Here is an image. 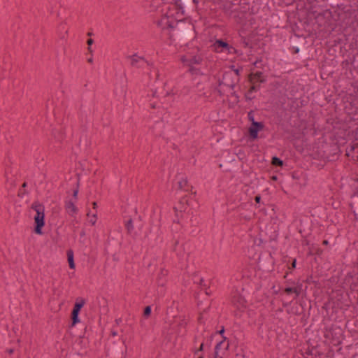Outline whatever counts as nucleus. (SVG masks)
I'll use <instances>...</instances> for the list:
<instances>
[{"instance_id": "nucleus-1", "label": "nucleus", "mask_w": 358, "mask_h": 358, "mask_svg": "<svg viewBox=\"0 0 358 358\" xmlns=\"http://www.w3.org/2000/svg\"><path fill=\"white\" fill-rule=\"evenodd\" d=\"M170 28L173 29L174 34L178 36L182 41L187 40L193 36L194 26L189 22L184 21H178L176 22L174 26L169 25Z\"/></svg>"}, {"instance_id": "nucleus-2", "label": "nucleus", "mask_w": 358, "mask_h": 358, "mask_svg": "<svg viewBox=\"0 0 358 358\" xmlns=\"http://www.w3.org/2000/svg\"><path fill=\"white\" fill-rule=\"evenodd\" d=\"M31 208L34 209L36 214L34 216V232L36 234H42V228L45 225V213L44 206L38 203H34L31 205Z\"/></svg>"}, {"instance_id": "nucleus-3", "label": "nucleus", "mask_w": 358, "mask_h": 358, "mask_svg": "<svg viewBox=\"0 0 358 358\" xmlns=\"http://www.w3.org/2000/svg\"><path fill=\"white\" fill-rule=\"evenodd\" d=\"M237 83V75L233 74L231 71H229L225 72L223 74L222 78L219 81V85H223L231 89H234Z\"/></svg>"}, {"instance_id": "nucleus-4", "label": "nucleus", "mask_w": 358, "mask_h": 358, "mask_svg": "<svg viewBox=\"0 0 358 358\" xmlns=\"http://www.w3.org/2000/svg\"><path fill=\"white\" fill-rule=\"evenodd\" d=\"M214 48L217 52H225L227 53H232V50L234 51V48L229 45L227 42L222 40H217L214 43Z\"/></svg>"}, {"instance_id": "nucleus-5", "label": "nucleus", "mask_w": 358, "mask_h": 358, "mask_svg": "<svg viewBox=\"0 0 358 358\" xmlns=\"http://www.w3.org/2000/svg\"><path fill=\"white\" fill-rule=\"evenodd\" d=\"M264 125L260 122H253L249 129V134L252 138L255 139L257 137L258 131L264 128Z\"/></svg>"}, {"instance_id": "nucleus-6", "label": "nucleus", "mask_w": 358, "mask_h": 358, "mask_svg": "<svg viewBox=\"0 0 358 358\" xmlns=\"http://www.w3.org/2000/svg\"><path fill=\"white\" fill-rule=\"evenodd\" d=\"M52 136L56 142L62 143L66 137L64 129L62 127L52 130Z\"/></svg>"}, {"instance_id": "nucleus-7", "label": "nucleus", "mask_w": 358, "mask_h": 358, "mask_svg": "<svg viewBox=\"0 0 358 358\" xmlns=\"http://www.w3.org/2000/svg\"><path fill=\"white\" fill-rule=\"evenodd\" d=\"M112 358H125L126 346L122 344L120 348H113L110 352Z\"/></svg>"}, {"instance_id": "nucleus-8", "label": "nucleus", "mask_w": 358, "mask_h": 358, "mask_svg": "<svg viewBox=\"0 0 358 358\" xmlns=\"http://www.w3.org/2000/svg\"><path fill=\"white\" fill-rule=\"evenodd\" d=\"M263 73L261 71H257L255 73H250L249 75V81L250 83H262L266 81L263 78Z\"/></svg>"}, {"instance_id": "nucleus-9", "label": "nucleus", "mask_w": 358, "mask_h": 358, "mask_svg": "<svg viewBox=\"0 0 358 358\" xmlns=\"http://www.w3.org/2000/svg\"><path fill=\"white\" fill-rule=\"evenodd\" d=\"M65 208L67 213L71 215L76 214L78 211L76 206L71 201H68L66 202Z\"/></svg>"}, {"instance_id": "nucleus-10", "label": "nucleus", "mask_w": 358, "mask_h": 358, "mask_svg": "<svg viewBox=\"0 0 358 358\" xmlns=\"http://www.w3.org/2000/svg\"><path fill=\"white\" fill-rule=\"evenodd\" d=\"M284 292L287 294H291L292 293H294L296 294V297H298L301 292V285L295 287H286L284 289Z\"/></svg>"}, {"instance_id": "nucleus-11", "label": "nucleus", "mask_w": 358, "mask_h": 358, "mask_svg": "<svg viewBox=\"0 0 358 358\" xmlns=\"http://www.w3.org/2000/svg\"><path fill=\"white\" fill-rule=\"evenodd\" d=\"M129 58L131 59V65L134 67H140L138 63L141 61H145L144 57H138L136 55H134L132 56H129Z\"/></svg>"}, {"instance_id": "nucleus-12", "label": "nucleus", "mask_w": 358, "mask_h": 358, "mask_svg": "<svg viewBox=\"0 0 358 358\" xmlns=\"http://www.w3.org/2000/svg\"><path fill=\"white\" fill-rule=\"evenodd\" d=\"M67 258H68V262L70 268L73 269L75 268V262L73 259V252L72 250H69L67 251Z\"/></svg>"}, {"instance_id": "nucleus-13", "label": "nucleus", "mask_w": 358, "mask_h": 358, "mask_svg": "<svg viewBox=\"0 0 358 358\" xmlns=\"http://www.w3.org/2000/svg\"><path fill=\"white\" fill-rule=\"evenodd\" d=\"M85 304V300L83 298H78L76 299V302L74 304L73 310L76 311H80L81 308Z\"/></svg>"}, {"instance_id": "nucleus-14", "label": "nucleus", "mask_w": 358, "mask_h": 358, "mask_svg": "<svg viewBox=\"0 0 358 358\" xmlns=\"http://www.w3.org/2000/svg\"><path fill=\"white\" fill-rule=\"evenodd\" d=\"M79 313H80L79 311H76V310H72L71 315V321H72L71 327H73L76 324L80 322V319H79V317H78Z\"/></svg>"}, {"instance_id": "nucleus-15", "label": "nucleus", "mask_w": 358, "mask_h": 358, "mask_svg": "<svg viewBox=\"0 0 358 358\" xmlns=\"http://www.w3.org/2000/svg\"><path fill=\"white\" fill-rule=\"evenodd\" d=\"M188 187V181L186 178H182L181 180L178 182V188L180 189H184L185 191H189L188 189L185 187Z\"/></svg>"}, {"instance_id": "nucleus-16", "label": "nucleus", "mask_w": 358, "mask_h": 358, "mask_svg": "<svg viewBox=\"0 0 358 358\" xmlns=\"http://www.w3.org/2000/svg\"><path fill=\"white\" fill-rule=\"evenodd\" d=\"M201 62L202 57L201 56H194L190 59L189 62V65L199 64Z\"/></svg>"}, {"instance_id": "nucleus-17", "label": "nucleus", "mask_w": 358, "mask_h": 358, "mask_svg": "<svg viewBox=\"0 0 358 358\" xmlns=\"http://www.w3.org/2000/svg\"><path fill=\"white\" fill-rule=\"evenodd\" d=\"M191 0H176V4L180 8H182L185 5L189 6Z\"/></svg>"}, {"instance_id": "nucleus-18", "label": "nucleus", "mask_w": 358, "mask_h": 358, "mask_svg": "<svg viewBox=\"0 0 358 358\" xmlns=\"http://www.w3.org/2000/svg\"><path fill=\"white\" fill-rule=\"evenodd\" d=\"M125 227L127 230L128 234H130L134 229L133 220L132 218H129L127 222L125 223Z\"/></svg>"}, {"instance_id": "nucleus-19", "label": "nucleus", "mask_w": 358, "mask_h": 358, "mask_svg": "<svg viewBox=\"0 0 358 358\" xmlns=\"http://www.w3.org/2000/svg\"><path fill=\"white\" fill-rule=\"evenodd\" d=\"M271 164L275 166H282L283 165V162L280 158L273 157L271 160Z\"/></svg>"}, {"instance_id": "nucleus-20", "label": "nucleus", "mask_w": 358, "mask_h": 358, "mask_svg": "<svg viewBox=\"0 0 358 358\" xmlns=\"http://www.w3.org/2000/svg\"><path fill=\"white\" fill-rule=\"evenodd\" d=\"M225 340H226V338H224V339L222 341L219 342L215 345V354L216 356L217 355V352H219L220 349L222 348V346L224 344Z\"/></svg>"}, {"instance_id": "nucleus-21", "label": "nucleus", "mask_w": 358, "mask_h": 358, "mask_svg": "<svg viewBox=\"0 0 358 358\" xmlns=\"http://www.w3.org/2000/svg\"><path fill=\"white\" fill-rule=\"evenodd\" d=\"M167 274H168V271L167 270H165V269H162L161 270V273H160L159 276V283H160V285L162 286H163L164 285L165 280H162V282H160L161 278H162V276H166Z\"/></svg>"}, {"instance_id": "nucleus-22", "label": "nucleus", "mask_w": 358, "mask_h": 358, "mask_svg": "<svg viewBox=\"0 0 358 358\" xmlns=\"http://www.w3.org/2000/svg\"><path fill=\"white\" fill-rule=\"evenodd\" d=\"M252 86L250 87L249 91L250 92H253L255 91H257L260 88V83H251Z\"/></svg>"}, {"instance_id": "nucleus-23", "label": "nucleus", "mask_w": 358, "mask_h": 358, "mask_svg": "<svg viewBox=\"0 0 358 358\" xmlns=\"http://www.w3.org/2000/svg\"><path fill=\"white\" fill-rule=\"evenodd\" d=\"M187 200L185 198H182V200L180 201L179 204L181 205V206H179V210L180 212L185 210V208L184 207V203H187Z\"/></svg>"}, {"instance_id": "nucleus-24", "label": "nucleus", "mask_w": 358, "mask_h": 358, "mask_svg": "<svg viewBox=\"0 0 358 358\" xmlns=\"http://www.w3.org/2000/svg\"><path fill=\"white\" fill-rule=\"evenodd\" d=\"M151 313V308L150 306H146L144 309V311H143V315L145 317H148L150 316Z\"/></svg>"}, {"instance_id": "nucleus-25", "label": "nucleus", "mask_w": 358, "mask_h": 358, "mask_svg": "<svg viewBox=\"0 0 358 358\" xmlns=\"http://www.w3.org/2000/svg\"><path fill=\"white\" fill-rule=\"evenodd\" d=\"M248 120L251 122V123H253V122H255V117H254V112H253V110H250V112H248Z\"/></svg>"}, {"instance_id": "nucleus-26", "label": "nucleus", "mask_w": 358, "mask_h": 358, "mask_svg": "<svg viewBox=\"0 0 358 358\" xmlns=\"http://www.w3.org/2000/svg\"><path fill=\"white\" fill-rule=\"evenodd\" d=\"M93 43H94V40H93V39H92V38H89V39L87 40V45H88V48H87V49H88V50H89V52H90V53H92V48H91V47H90V46L93 44Z\"/></svg>"}, {"instance_id": "nucleus-27", "label": "nucleus", "mask_w": 358, "mask_h": 358, "mask_svg": "<svg viewBox=\"0 0 358 358\" xmlns=\"http://www.w3.org/2000/svg\"><path fill=\"white\" fill-rule=\"evenodd\" d=\"M252 93L250 91H248V92L245 94V97L247 100H252L255 98L254 96H252Z\"/></svg>"}, {"instance_id": "nucleus-28", "label": "nucleus", "mask_w": 358, "mask_h": 358, "mask_svg": "<svg viewBox=\"0 0 358 358\" xmlns=\"http://www.w3.org/2000/svg\"><path fill=\"white\" fill-rule=\"evenodd\" d=\"M90 222L92 225H94L96 222V213H94L90 219Z\"/></svg>"}, {"instance_id": "nucleus-29", "label": "nucleus", "mask_w": 358, "mask_h": 358, "mask_svg": "<svg viewBox=\"0 0 358 358\" xmlns=\"http://www.w3.org/2000/svg\"><path fill=\"white\" fill-rule=\"evenodd\" d=\"M203 346H204L203 343H202L201 344L200 347H199L197 350H196L194 351V354H195V355H196V354H198V353H199V352H201V351H203Z\"/></svg>"}, {"instance_id": "nucleus-30", "label": "nucleus", "mask_w": 358, "mask_h": 358, "mask_svg": "<svg viewBox=\"0 0 358 358\" xmlns=\"http://www.w3.org/2000/svg\"><path fill=\"white\" fill-rule=\"evenodd\" d=\"M78 186H79V183L78 182V184H77V187H76V189L73 191V196L75 199H77V196H78Z\"/></svg>"}, {"instance_id": "nucleus-31", "label": "nucleus", "mask_w": 358, "mask_h": 358, "mask_svg": "<svg viewBox=\"0 0 358 358\" xmlns=\"http://www.w3.org/2000/svg\"><path fill=\"white\" fill-rule=\"evenodd\" d=\"M189 71L191 72L192 73H195L197 69L192 67V65H189Z\"/></svg>"}, {"instance_id": "nucleus-32", "label": "nucleus", "mask_w": 358, "mask_h": 358, "mask_svg": "<svg viewBox=\"0 0 358 358\" xmlns=\"http://www.w3.org/2000/svg\"><path fill=\"white\" fill-rule=\"evenodd\" d=\"M239 72H240V70L239 69H235L234 70V72H232L233 74H236L237 75V81L238 82L239 80Z\"/></svg>"}, {"instance_id": "nucleus-33", "label": "nucleus", "mask_w": 358, "mask_h": 358, "mask_svg": "<svg viewBox=\"0 0 358 358\" xmlns=\"http://www.w3.org/2000/svg\"><path fill=\"white\" fill-rule=\"evenodd\" d=\"M255 201H256V203H259L260 201H261V196L260 195H257L255 197Z\"/></svg>"}, {"instance_id": "nucleus-34", "label": "nucleus", "mask_w": 358, "mask_h": 358, "mask_svg": "<svg viewBox=\"0 0 358 358\" xmlns=\"http://www.w3.org/2000/svg\"><path fill=\"white\" fill-rule=\"evenodd\" d=\"M6 352H7L8 354L11 355V354H13V352H14V349H13V348L8 349V350H6Z\"/></svg>"}, {"instance_id": "nucleus-35", "label": "nucleus", "mask_w": 358, "mask_h": 358, "mask_svg": "<svg viewBox=\"0 0 358 358\" xmlns=\"http://www.w3.org/2000/svg\"><path fill=\"white\" fill-rule=\"evenodd\" d=\"M296 259H294L293 262L292 263V268H294L296 267Z\"/></svg>"}, {"instance_id": "nucleus-36", "label": "nucleus", "mask_w": 358, "mask_h": 358, "mask_svg": "<svg viewBox=\"0 0 358 358\" xmlns=\"http://www.w3.org/2000/svg\"><path fill=\"white\" fill-rule=\"evenodd\" d=\"M224 332V327H222V329L217 332L220 334H222Z\"/></svg>"}, {"instance_id": "nucleus-37", "label": "nucleus", "mask_w": 358, "mask_h": 358, "mask_svg": "<svg viewBox=\"0 0 358 358\" xmlns=\"http://www.w3.org/2000/svg\"><path fill=\"white\" fill-rule=\"evenodd\" d=\"M92 207H93L94 209H96L97 208L96 202L94 201V202L92 203Z\"/></svg>"}, {"instance_id": "nucleus-38", "label": "nucleus", "mask_w": 358, "mask_h": 358, "mask_svg": "<svg viewBox=\"0 0 358 358\" xmlns=\"http://www.w3.org/2000/svg\"><path fill=\"white\" fill-rule=\"evenodd\" d=\"M243 43L244 44V46L246 47L248 45V42L245 41V39L243 40Z\"/></svg>"}, {"instance_id": "nucleus-39", "label": "nucleus", "mask_w": 358, "mask_h": 358, "mask_svg": "<svg viewBox=\"0 0 358 358\" xmlns=\"http://www.w3.org/2000/svg\"><path fill=\"white\" fill-rule=\"evenodd\" d=\"M328 243H329V242H328V241H327V240H324V241H322V244H323V245H328Z\"/></svg>"}, {"instance_id": "nucleus-40", "label": "nucleus", "mask_w": 358, "mask_h": 358, "mask_svg": "<svg viewBox=\"0 0 358 358\" xmlns=\"http://www.w3.org/2000/svg\"><path fill=\"white\" fill-rule=\"evenodd\" d=\"M214 358H222L221 356L219 355V352H217V355L216 357L215 354L214 353Z\"/></svg>"}, {"instance_id": "nucleus-41", "label": "nucleus", "mask_w": 358, "mask_h": 358, "mask_svg": "<svg viewBox=\"0 0 358 358\" xmlns=\"http://www.w3.org/2000/svg\"><path fill=\"white\" fill-rule=\"evenodd\" d=\"M27 182H24L22 184V188H25V187H27Z\"/></svg>"}, {"instance_id": "nucleus-42", "label": "nucleus", "mask_w": 358, "mask_h": 358, "mask_svg": "<svg viewBox=\"0 0 358 358\" xmlns=\"http://www.w3.org/2000/svg\"><path fill=\"white\" fill-rule=\"evenodd\" d=\"M87 62H88L89 63H92V62H93L92 58V57L89 58V59H87Z\"/></svg>"}, {"instance_id": "nucleus-43", "label": "nucleus", "mask_w": 358, "mask_h": 358, "mask_svg": "<svg viewBox=\"0 0 358 358\" xmlns=\"http://www.w3.org/2000/svg\"><path fill=\"white\" fill-rule=\"evenodd\" d=\"M111 335H112L113 336H116V335H117V333H116L115 331H111Z\"/></svg>"}, {"instance_id": "nucleus-44", "label": "nucleus", "mask_w": 358, "mask_h": 358, "mask_svg": "<svg viewBox=\"0 0 358 358\" xmlns=\"http://www.w3.org/2000/svg\"><path fill=\"white\" fill-rule=\"evenodd\" d=\"M200 0H192V1L195 3V4H197L199 2Z\"/></svg>"}, {"instance_id": "nucleus-45", "label": "nucleus", "mask_w": 358, "mask_h": 358, "mask_svg": "<svg viewBox=\"0 0 358 358\" xmlns=\"http://www.w3.org/2000/svg\"><path fill=\"white\" fill-rule=\"evenodd\" d=\"M85 231H82L80 233V236H85Z\"/></svg>"}, {"instance_id": "nucleus-46", "label": "nucleus", "mask_w": 358, "mask_h": 358, "mask_svg": "<svg viewBox=\"0 0 358 358\" xmlns=\"http://www.w3.org/2000/svg\"><path fill=\"white\" fill-rule=\"evenodd\" d=\"M203 282V280L201 278V279L200 280V282H199V284H200L201 285H202Z\"/></svg>"}, {"instance_id": "nucleus-47", "label": "nucleus", "mask_w": 358, "mask_h": 358, "mask_svg": "<svg viewBox=\"0 0 358 358\" xmlns=\"http://www.w3.org/2000/svg\"><path fill=\"white\" fill-rule=\"evenodd\" d=\"M299 48H296V49L294 50V53H297V52H299Z\"/></svg>"}, {"instance_id": "nucleus-48", "label": "nucleus", "mask_w": 358, "mask_h": 358, "mask_svg": "<svg viewBox=\"0 0 358 358\" xmlns=\"http://www.w3.org/2000/svg\"><path fill=\"white\" fill-rule=\"evenodd\" d=\"M228 348H229V343H227V344H226V346H225V349H226V350H227V349H228Z\"/></svg>"}, {"instance_id": "nucleus-49", "label": "nucleus", "mask_w": 358, "mask_h": 358, "mask_svg": "<svg viewBox=\"0 0 358 358\" xmlns=\"http://www.w3.org/2000/svg\"><path fill=\"white\" fill-rule=\"evenodd\" d=\"M151 107H152V108H155V104H152V105H151Z\"/></svg>"}, {"instance_id": "nucleus-50", "label": "nucleus", "mask_w": 358, "mask_h": 358, "mask_svg": "<svg viewBox=\"0 0 358 358\" xmlns=\"http://www.w3.org/2000/svg\"><path fill=\"white\" fill-rule=\"evenodd\" d=\"M198 358H203V355H200Z\"/></svg>"}, {"instance_id": "nucleus-51", "label": "nucleus", "mask_w": 358, "mask_h": 358, "mask_svg": "<svg viewBox=\"0 0 358 358\" xmlns=\"http://www.w3.org/2000/svg\"><path fill=\"white\" fill-rule=\"evenodd\" d=\"M62 39H64L65 38V36H63L61 37Z\"/></svg>"}, {"instance_id": "nucleus-52", "label": "nucleus", "mask_w": 358, "mask_h": 358, "mask_svg": "<svg viewBox=\"0 0 358 358\" xmlns=\"http://www.w3.org/2000/svg\"><path fill=\"white\" fill-rule=\"evenodd\" d=\"M87 35H88V36H91V35H92V33L89 32V33L87 34Z\"/></svg>"}, {"instance_id": "nucleus-53", "label": "nucleus", "mask_w": 358, "mask_h": 358, "mask_svg": "<svg viewBox=\"0 0 358 358\" xmlns=\"http://www.w3.org/2000/svg\"><path fill=\"white\" fill-rule=\"evenodd\" d=\"M273 180H275V179H276V176H273Z\"/></svg>"}, {"instance_id": "nucleus-54", "label": "nucleus", "mask_w": 358, "mask_h": 358, "mask_svg": "<svg viewBox=\"0 0 358 358\" xmlns=\"http://www.w3.org/2000/svg\"><path fill=\"white\" fill-rule=\"evenodd\" d=\"M174 210H178V208H177V207H174Z\"/></svg>"}, {"instance_id": "nucleus-55", "label": "nucleus", "mask_w": 358, "mask_h": 358, "mask_svg": "<svg viewBox=\"0 0 358 358\" xmlns=\"http://www.w3.org/2000/svg\"><path fill=\"white\" fill-rule=\"evenodd\" d=\"M87 215L88 217L90 216V212H88V213H87Z\"/></svg>"}, {"instance_id": "nucleus-56", "label": "nucleus", "mask_w": 358, "mask_h": 358, "mask_svg": "<svg viewBox=\"0 0 358 358\" xmlns=\"http://www.w3.org/2000/svg\"><path fill=\"white\" fill-rule=\"evenodd\" d=\"M357 160H358V156H357Z\"/></svg>"}]
</instances>
